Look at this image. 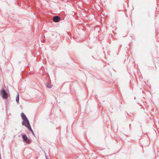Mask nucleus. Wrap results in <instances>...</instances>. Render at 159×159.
<instances>
[{
	"mask_svg": "<svg viewBox=\"0 0 159 159\" xmlns=\"http://www.w3.org/2000/svg\"><path fill=\"white\" fill-rule=\"evenodd\" d=\"M1 95L3 99H6L8 97V94L5 90L3 89L0 92Z\"/></svg>",
	"mask_w": 159,
	"mask_h": 159,
	"instance_id": "nucleus-1",
	"label": "nucleus"
},
{
	"mask_svg": "<svg viewBox=\"0 0 159 159\" xmlns=\"http://www.w3.org/2000/svg\"><path fill=\"white\" fill-rule=\"evenodd\" d=\"M23 139L27 143H30L31 142V140L29 139L25 134L22 135Z\"/></svg>",
	"mask_w": 159,
	"mask_h": 159,
	"instance_id": "nucleus-2",
	"label": "nucleus"
},
{
	"mask_svg": "<svg viewBox=\"0 0 159 159\" xmlns=\"http://www.w3.org/2000/svg\"><path fill=\"white\" fill-rule=\"evenodd\" d=\"M22 123L23 125L25 126V127H27V126L30 125L29 120L27 118L23 120Z\"/></svg>",
	"mask_w": 159,
	"mask_h": 159,
	"instance_id": "nucleus-3",
	"label": "nucleus"
},
{
	"mask_svg": "<svg viewBox=\"0 0 159 159\" xmlns=\"http://www.w3.org/2000/svg\"><path fill=\"white\" fill-rule=\"evenodd\" d=\"M60 20V17L58 16H55L53 18V20L55 22H59Z\"/></svg>",
	"mask_w": 159,
	"mask_h": 159,
	"instance_id": "nucleus-4",
	"label": "nucleus"
},
{
	"mask_svg": "<svg viewBox=\"0 0 159 159\" xmlns=\"http://www.w3.org/2000/svg\"><path fill=\"white\" fill-rule=\"evenodd\" d=\"M21 118L23 120L27 119V117H26L25 115L23 113H22L21 114Z\"/></svg>",
	"mask_w": 159,
	"mask_h": 159,
	"instance_id": "nucleus-5",
	"label": "nucleus"
},
{
	"mask_svg": "<svg viewBox=\"0 0 159 159\" xmlns=\"http://www.w3.org/2000/svg\"><path fill=\"white\" fill-rule=\"evenodd\" d=\"M19 93H17V95L16 96V101L17 102V103L19 102Z\"/></svg>",
	"mask_w": 159,
	"mask_h": 159,
	"instance_id": "nucleus-6",
	"label": "nucleus"
},
{
	"mask_svg": "<svg viewBox=\"0 0 159 159\" xmlns=\"http://www.w3.org/2000/svg\"><path fill=\"white\" fill-rule=\"evenodd\" d=\"M27 128H28V129L31 132V131H33V130L31 128V126H30V125H29L27 126V127H26Z\"/></svg>",
	"mask_w": 159,
	"mask_h": 159,
	"instance_id": "nucleus-7",
	"label": "nucleus"
},
{
	"mask_svg": "<svg viewBox=\"0 0 159 159\" xmlns=\"http://www.w3.org/2000/svg\"><path fill=\"white\" fill-rule=\"evenodd\" d=\"M27 128H28V129L31 132V131H33V130L31 128V126H30V125H29L27 126V127H26Z\"/></svg>",
	"mask_w": 159,
	"mask_h": 159,
	"instance_id": "nucleus-8",
	"label": "nucleus"
},
{
	"mask_svg": "<svg viewBox=\"0 0 159 159\" xmlns=\"http://www.w3.org/2000/svg\"><path fill=\"white\" fill-rule=\"evenodd\" d=\"M27 128H28V129L31 132V131H33V130L31 128V126H30V125H29L27 126V127H26Z\"/></svg>",
	"mask_w": 159,
	"mask_h": 159,
	"instance_id": "nucleus-9",
	"label": "nucleus"
},
{
	"mask_svg": "<svg viewBox=\"0 0 159 159\" xmlns=\"http://www.w3.org/2000/svg\"><path fill=\"white\" fill-rule=\"evenodd\" d=\"M47 87L49 88H51L52 87V85L51 84H49L48 83H47Z\"/></svg>",
	"mask_w": 159,
	"mask_h": 159,
	"instance_id": "nucleus-10",
	"label": "nucleus"
},
{
	"mask_svg": "<svg viewBox=\"0 0 159 159\" xmlns=\"http://www.w3.org/2000/svg\"><path fill=\"white\" fill-rule=\"evenodd\" d=\"M45 157L46 159H49V157L48 156H47L46 154V153L45 152Z\"/></svg>",
	"mask_w": 159,
	"mask_h": 159,
	"instance_id": "nucleus-11",
	"label": "nucleus"
},
{
	"mask_svg": "<svg viewBox=\"0 0 159 159\" xmlns=\"http://www.w3.org/2000/svg\"><path fill=\"white\" fill-rule=\"evenodd\" d=\"M31 132L32 133V134H33L34 136V132L33 131H31Z\"/></svg>",
	"mask_w": 159,
	"mask_h": 159,
	"instance_id": "nucleus-12",
	"label": "nucleus"
},
{
	"mask_svg": "<svg viewBox=\"0 0 159 159\" xmlns=\"http://www.w3.org/2000/svg\"><path fill=\"white\" fill-rule=\"evenodd\" d=\"M44 37V36L43 35H42V36H41V37L42 38H43Z\"/></svg>",
	"mask_w": 159,
	"mask_h": 159,
	"instance_id": "nucleus-13",
	"label": "nucleus"
}]
</instances>
